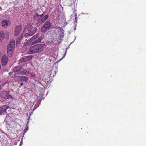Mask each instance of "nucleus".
<instances>
[{
	"instance_id": "nucleus-13",
	"label": "nucleus",
	"mask_w": 146,
	"mask_h": 146,
	"mask_svg": "<svg viewBox=\"0 0 146 146\" xmlns=\"http://www.w3.org/2000/svg\"><path fill=\"white\" fill-rule=\"evenodd\" d=\"M42 39V37L41 36H40L36 39L34 41H32L33 42H32L31 44H34L40 42H41Z\"/></svg>"
},
{
	"instance_id": "nucleus-9",
	"label": "nucleus",
	"mask_w": 146,
	"mask_h": 146,
	"mask_svg": "<svg viewBox=\"0 0 146 146\" xmlns=\"http://www.w3.org/2000/svg\"><path fill=\"white\" fill-rule=\"evenodd\" d=\"M15 46V42L12 40L9 42L8 46L7 48L14 49Z\"/></svg>"
},
{
	"instance_id": "nucleus-25",
	"label": "nucleus",
	"mask_w": 146,
	"mask_h": 146,
	"mask_svg": "<svg viewBox=\"0 0 146 146\" xmlns=\"http://www.w3.org/2000/svg\"><path fill=\"white\" fill-rule=\"evenodd\" d=\"M28 125H27V124H26V130H28V128H29V126H28Z\"/></svg>"
},
{
	"instance_id": "nucleus-22",
	"label": "nucleus",
	"mask_w": 146,
	"mask_h": 146,
	"mask_svg": "<svg viewBox=\"0 0 146 146\" xmlns=\"http://www.w3.org/2000/svg\"><path fill=\"white\" fill-rule=\"evenodd\" d=\"M47 29L44 25V26L42 27L41 30L42 32H44Z\"/></svg>"
},
{
	"instance_id": "nucleus-8",
	"label": "nucleus",
	"mask_w": 146,
	"mask_h": 146,
	"mask_svg": "<svg viewBox=\"0 0 146 146\" xmlns=\"http://www.w3.org/2000/svg\"><path fill=\"white\" fill-rule=\"evenodd\" d=\"M21 29V26L19 25L16 26L14 31V35L16 36H18L20 33Z\"/></svg>"
},
{
	"instance_id": "nucleus-3",
	"label": "nucleus",
	"mask_w": 146,
	"mask_h": 146,
	"mask_svg": "<svg viewBox=\"0 0 146 146\" xmlns=\"http://www.w3.org/2000/svg\"><path fill=\"white\" fill-rule=\"evenodd\" d=\"M45 44H38L31 47L28 50L27 52L30 54L33 53L42 52L43 49Z\"/></svg>"
},
{
	"instance_id": "nucleus-23",
	"label": "nucleus",
	"mask_w": 146,
	"mask_h": 146,
	"mask_svg": "<svg viewBox=\"0 0 146 146\" xmlns=\"http://www.w3.org/2000/svg\"><path fill=\"white\" fill-rule=\"evenodd\" d=\"M31 76L33 78H35L36 76L34 74H31Z\"/></svg>"
},
{
	"instance_id": "nucleus-20",
	"label": "nucleus",
	"mask_w": 146,
	"mask_h": 146,
	"mask_svg": "<svg viewBox=\"0 0 146 146\" xmlns=\"http://www.w3.org/2000/svg\"><path fill=\"white\" fill-rule=\"evenodd\" d=\"M9 75L13 78H15L17 77V74H16V73H14L13 71L12 72H10L9 73Z\"/></svg>"
},
{
	"instance_id": "nucleus-12",
	"label": "nucleus",
	"mask_w": 146,
	"mask_h": 146,
	"mask_svg": "<svg viewBox=\"0 0 146 146\" xmlns=\"http://www.w3.org/2000/svg\"><path fill=\"white\" fill-rule=\"evenodd\" d=\"M21 67V66L20 65L16 66L13 68V72L14 73H16V74H17L19 72Z\"/></svg>"
},
{
	"instance_id": "nucleus-6",
	"label": "nucleus",
	"mask_w": 146,
	"mask_h": 146,
	"mask_svg": "<svg viewBox=\"0 0 146 146\" xmlns=\"http://www.w3.org/2000/svg\"><path fill=\"white\" fill-rule=\"evenodd\" d=\"M9 58L7 56L4 55L2 58L1 59V63L2 64L3 66L6 65L7 63Z\"/></svg>"
},
{
	"instance_id": "nucleus-11",
	"label": "nucleus",
	"mask_w": 146,
	"mask_h": 146,
	"mask_svg": "<svg viewBox=\"0 0 146 146\" xmlns=\"http://www.w3.org/2000/svg\"><path fill=\"white\" fill-rule=\"evenodd\" d=\"M27 72V70L26 69L22 68L21 67L19 72L16 74H17L18 75L21 74L23 75H26Z\"/></svg>"
},
{
	"instance_id": "nucleus-16",
	"label": "nucleus",
	"mask_w": 146,
	"mask_h": 146,
	"mask_svg": "<svg viewBox=\"0 0 146 146\" xmlns=\"http://www.w3.org/2000/svg\"><path fill=\"white\" fill-rule=\"evenodd\" d=\"M44 26L46 27L47 29H49L51 27L52 25L50 23L49 21H46L45 24L44 25Z\"/></svg>"
},
{
	"instance_id": "nucleus-10",
	"label": "nucleus",
	"mask_w": 146,
	"mask_h": 146,
	"mask_svg": "<svg viewBox=\"0 0 146 146\" xmlns=\"http://www.w3.org/2000/svg\"><path fill=\"white\" fill-rule=\"evenodd\" d=\"M64 36V30L63 29H59V37L60 38H56V39L58 41L59 40L61 42L62 40V38Z\"/></svg>"
},
{
	"instance_id": "nucleus-5",
	"label": "nucleus",
	"mask_w": 146,
	"mask_h": 146,
	"mask_svg": "<svg viewBox=\"0 0 146 146\" xmlns=\"http://www.w3.org/2000/svg\"><path fill=\"white\" fill-rule=\"evenodd\" d=\"M8 108H9V107L7 105H3L2 107H0V115L4 114L5 113H6Z\"/></svg>"
},
{
	"instance_id": "nucleus-18",
	"label": "nucleus",
	"mask_w": 146,
	"mask_h": 146,
	"mask_svg": "<svg viewBox=\"0 0 146 146\" xmlns=\"http://www.w3.org/2000/svg\"><path fill=\"white\" fill-rule=\"evenodd\" d=\"M5 37V34L2 31H0V42H2Z\"/></svg>"
},
{
	"instance_id": "nucleus-28",
	"label": "nucleus",
	"mask_w": 146,
	"mask_h": 146,
	"mask_svg": "<svg viewBox=\"0 0 146 146\" xmlns=\"http://www.w3.org/2000/svg\"><path fill=\"white\" fill-rule=\"evenodd\" d=\"M66 52H65V54H64V55L65 54H66Z\"/></svg>"
},
{
	"instance_id": "nucleus-15",
	"label": "nucleus",
	"mask_w": 146,
	"mask_h": 146,
	"mask_svg": "<svg viewBox=\"0 0 146 146\" xmlns=\"http://www.w3.org/2000/svg\"><path fill=\"white\" fill-rule=\"evenodd\" d=\"M1 24L4 27H6L8 25V21L7 20H4L2 21Z\"/></svg>"
},
{
	"instance_id": "nucleus-27",
	"label": "nucleus",
	"mask_w": 146,
	"mask_h": 146,
	"mask_svg": "<svg viewBox=\"0 0 146 146\" xmlns=\"http://www.w3.org/2000/svg\"><path fill=\"white\" fill-rule=\"evenodd\" d=\"M23 82H21L20 84L21 86H23Z\"/></svg>"
},
{
	"instance_id": "nucleus-29",
	"label": "nucleus",
	"mask_w": 146,
	"mask_h": 146,
	"mask_svg": "<svg viewBox=\"0 0 146 146\" xmlns=\"http://www.w3.org/2000/svg\"><path fill=\"white\" fill-rule=\"evenodd\" d=\"M58 43H59V41H58Z\"/></svg>"
},
{
	"instance_id": "nucleus-26",
	"label": "nucleus",
	"mask_w": 146,
	"mask_h": 146,
	"mask_svg": "<svg viewBox=\"0 0 146 146\" xmlns=\"http://www.w3.org/2000/svg\"><path fill=\"white\" fill-rule=\"evenodd\" d=\"M33 113V112H31V113H30L29 114V116H30V117L31 116V115Z\"/></svg>"
},
{
	"instance_id": "nucleus-17",
	"label": "nucleus",
	"mask_w": 146,
	"mask_h": 146,
	"mask_svg": "<svg viewBox=\"0 0 146 146\" xmlns=\"http://www.w3.org/2000/svg\"><path fill=\"white\" fill-rule=\"evenodd\" d=\"M14 49L7 48V54L9 56H11L13 54Z\"/></svg>"
},
{
	"instance_id": "nucleus-24",
	"label": "nucleus",
	"mask_w": 146,
	"mask_h": 146,
	"mask_svg": "<svg viewBox=\"0 0 146 146\" xmlns=\"http://www.w3.org/2000/svg\"><path fill=\"white\" fill-rule=\"evenodd\" d=\"M30 116H29V117H28V122L27 123V125H28V123L29 122V119H30Z\"/></svg>"
},
{
	"instance_id": "nucleus-4",
	"label": "nucleus",
	"mask_w": 146,
	"mask_h": 146,
	"mask_svg": "<svg viewBox=\"0 0 146 146\" xmlns=\"http://www.w3.org/2000/svg\"><path fill=\"white\" fill-rule=\"evenodd\" d=\"M9 92L10 91H2L0 94V96L6 100L8 102H10L13 100V98L11 95H9Z\"/></svg>"
},
{
	"instance_id": "nucleus-19",
	"label": "nucleus",
	"mask_w": 146,
	"mask_h": 146,
	"mask_svg": "<svg viewBox=\"0 0 146 146\" xmlns=\"http://www.w3.org/2000/svg\"><path fill=\"white\" fill-rule=\"evenodd\" d=\"M23 37V36L22 34L21 35H20L19 36H18L16 40L17 44H20V42L21 40L22 39Z\"/></svg>"
},
{
	"instance_id": "nucleus-7",
	"label": "nucleus",
	"mask_w": 146,
	"mask_h": 146,
	"mask_svg": "<svg viewBox=\"0 0 146 146\" xmlns=\"http://www.w3.org/2000/svg\"><path fill=\"white\" fill-rule=\"evenodd\" d=\"M32 58L31 56H24L21 58L19 61L20 62L27 61L31 60Z\"/></svg>"
},
{
	"instance_id": "nucleus-2",
	"label": "nucleus",
	"mask_w": 146,
	"mask_h": 146,
	"mask_svg": "<svg viewBox=\"0 0 146 146\" xmlns=\"http://www.w3.org/2000/svg\"><path fill=\"white\" fill-rule=\"evenodd\" d=\"M36 31V29L33 28L31 24L27 25L25 27L24 31V36L28 38V36L33 35Z\"/></svg>"
},
{
	"instance_id": "nucleus-21",
	"label": "nucleus",
	"mask_w": 146,
	"mask_h": 146,
	"mask_svg": "<svg viewBox=\"0 0 146 146\" xmlns=\"http://www.w3.org/2000/svg\"><path fill=\"white\" fill-rule=\"evenodd\" d=\"M39 34H37L35 35H34L31 38V40L32 41L34 40H35L38 37Z\"/></svg>"
},
{
	"instance_id": "nucleus-1",
	"label": "nucleus",
	"mask_w": 146,
	"mask_h": 146,
	"mask_svg": "<svg viewBox=\"0 0 146 146\" xmlns=\"http://www.w3.org/2000/svg\"><path fill=\"white\" fill-rule=\"evenodd\" d=\"M34 11H35L36 13L33 16V19L35 20H37L38 24L43 23L48 17V15H45L43 17V13L42 10L40 9L34 10Z\"/></svg>"
},
{
	"instance_id": "nucleus-14",
	"label": "nucleus",
	"mask_w": 146,
	"mask_h": 146,
	"mask_svg": "<svg viewBox=\"0 0 146 146\" xmlns=\"http://www.w3.org/2000/svg\"><path fill=\"white\" fill-rule=\"evenodd\" d=\"M17 77L20 78L21 79V80L22 81H25L26 82H27L28 80V78L25 76H17Z\"/></svg>"
}]
</instances>
